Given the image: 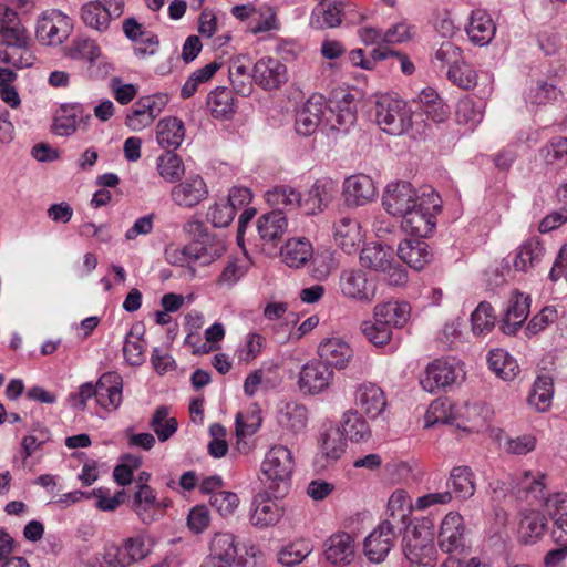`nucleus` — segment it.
I'll list each match as a JSON object with an SVG mask.
<instances>
[{
	"label": "nucleus",
	"instance_id": "43",
	"mask_svg": "<svg viewBox=\"0 0 567 567\" xmlns=\"http://www.w3.org/2000/svg\"><path fill=\"white\" fill-rule=\"evenodd\" d=\"M341 425V432L352 442L367 441L371 436V430L368 422L358 411H347L342 416Z\"/></svg>",
	"mask_w": 567,
	"mask_h": 567
},
{
	"label": "nucleus",
	"instance_id": "35",
	"mask_svg": "<svg viewBox=\"0 0 567 567\" xmlns=\"http://www.w3.org/2000/svg\"><path fill=\"white\" fill-rule=\"evenodd\" d=\"M544 256V247L537 237L525 240L517 249L513 266L516 271L527 272L536 267Z\"/></svg>",
	"mask_w": 567,
	"mask_h": 567
},
{
	"label": "nucleus",
	"instance_id": "5",
	"mask_svg": "<svg viewBox=\"0 0 567 567\" xmlns=\"http://www.w3.org/2000/svg\"><path fill=\"white\" fill-rule=\"evenodd\" d=\"M375 123L386 134L400 136L412 127L413 111L406 102L392 95H382L375 102Z\"/></svg>",
	"mask_w": 567,
	"mask_h": 567
},
{
	"label": "nucleus",
	"instance_id": "19",
	"mask_svg": "<svg viewBox=\"0 0 567 567\" xmlns=\"http://www.w3.org/2000/svg\"><path fill=\"white\" fill-rule=\"evenodd\" d=\"M398 528L390 523H381L364 540V554L370 561L381 563L390 553Z\"/></svg>",
	"mask_w": 567,
	"mask_h": 567
},
{
	"label": "nucleus",
	"instance_id": "1",
	"mask_svg": "<svg viewBox=\"0 0 567 567\" xmlns=\"http://www.w3.org/2000/svg\"><path fill=\"white\" fill-rule=\"evenodd\" d=\"M295 470L292 452L285 445H272L261 463L262 482L275 498L288 493Z\"/></svg>",
	"mask_w": 567,
	"mask_h": 567
},
{
	"label": "nucleus",
	"instance_id": "54",
	"mask_svg": "<svg viewBox=\"0 0 567 567\" xmlns=\"http://www.w3.org/2000/svg\"><path fill=\"white\" fill-rule=\"evenodd\" d=\"M496 316L488 302H481L471 316L472 329L475 334L489 332L495 326Z\"/></svg>",
	"mask_w": 567,
	"mask_h": 567
},
{
	"label": "nucleus",
	"instance_id": "46",
	"mask_svg": "<svg viewBox=\"0 0 567 567\" xmlns=\"http://www.w3.org/2000/svg\"><path fill=\"white\" fill-rule=\"evenodd\" d=\"M408 497L402 491L394 492L388 501L389 518L383 523H390L391 526L401 532L408 527V516L410 514V506L406 505Z\"/></svg>",
	"mask_w": 567,
	"mask_h": 567
},
{
	"label": "nucleus",
	"instance_id": "6",
	"mask_svg": "<svg viewBox=\"0 0 567 567\" xmlns=\"http://www.w3.org/2000/svg\"><path fill=\"white\" fill-rule=\"evenodd\" d=\"M440 210V196L434 190L423 192L415 207L402 216L401 227L408 234L425 238L435 228V215Z\"/></svg>",
	"mask_w": 567,
	"mask_h": 567
},
{
	"label": "nucleus",
	"instance_id": "51",
	"mask_svg": "<svg viewBox=\"0 0 567 567\" xmlns=\"http://www.w3.org/2000/svg\"><path fill=\"white\" fill-rule=\"evenodd\" d=\"M361 332L375 347L389 344L393 338V332L388 326L373 315L372 320H364L361 323Z\"/></svg>",
	"mask_w": 567,
	"mask_h": 567
},
{
	"label": "nucleus",
	"instance_id": "39",
	"mask_svg": "<svg viewBox=\"0 0 567 567\" xmlns=\"http://www.w3.org/2000/svg\"><path fill=\"white\" fill-rule=\"evenodd\" d=\"M393 250L380 244H368L360 252V262L363 267L382 272L389 268L393 259Z\"/></svg>",
	"mask_w": 567,
	"mask_h": 567
},
{
	"label": "nucleus",
	"instance_id": "33",
	"mask_svg": "<svg viewBox=\"0 0 567 567\" xmlns=\"http://www.w3.org/2000/svg\"><path fill=\"white\" fill-rule=\"evenodd\" d=\"M411 307L408 302L388 301L378 303L373 309V315L388 328L401 329L410 318Z\"/></svg>",
	"mask_w": 567,
	"mask_h": 567
},
{
	"label": "nucleus",
	"instance_id": "61",
	"mask_svg": "<svg viewBox=\"0 0 567 567\" xmlns=\"http://www.w3.org/2000/svg\"><path fill=\"white\" fill-rule=\"evenodd\" d=\"M560 93V90L553 83L537 82L536 86L530 90L528 99L533 104L545 105L556 101Z\"/></svg>",
	"mask_w": 567,
	"mask_h": 567
},
{
	"label": "nucleus",
	"instance_id": "64",
	"mask_svg": "<svg viewBox=\"0 0 567 567\" xmlns=\"http://www.w3.org/2000/svg\"><path fill=\"white\" fill-rule=\"evenodd\" d=\"M544 159L553 164L557 161L567 158V137H553L542 150Z\"/></svg>",
	"mask_w": 567,
	"mask_h": 567
},
{
	"label": "nucleus",
	"instance_id": "57",
	"mask_svg": "<svg viewBox=\"0 0 567 567\" xmlns=\"http://www.w3.org/2000/svg\"><path fill=\"white\" fill-rule=\"evenodd\" d=\"M250 261L247 258L230 260L221 271L218 282L227 286H234L243 278L248 269Z\"/></svg>",
	"mask_w": 567,
	"mask_h": 567
},
{
	"label": "nucleus",
	"instance_id": "28",
	"mask_svg": "<svg viewBox=\"0 0 567 567\" xmlns=\"http://www.w3.org/2000/svg\"><path fill=\"white\" fill-rule=\"evenodd\" d=\"M399 258L409 267L421 270L432 259L429 244L421 238L404 239L398 247Z\"/></svg>",
	"mask_w": 567,
	"mask_h": 567
},
{
	"label": "nucleus",
	"instance_id": "58",
	"mask_svg": "<svg viewBox=\"0 0 567 567\" xmlns=\"http://www.w3.org/2000/svg\"><path fill=\"white\" fill-rule=\"evenodd\" d=\"M236 434L245 437L255 434L261 425V416L258 411L247 413L238 412L235 419Z\"/></svg>",
	"mask_w": 567,
	"mask_h": 567
},
{
	"label": "nucleus",
	"instance_id": "13",
	"mask_svg": "<svg viewBox=\"0 0 567 567\" xmlns=\"http://www.w3.org/2000/svg\"><path fill=\"white\" fill-rule=\"evenodd\" d=\"M208 187L200 175H190L171 189V199L183 208H194L208 197Z\"/></svg>",
	"mask_w": 567,
	"mask_h": 567
},
{
	"label": "nucleus",
	"instance_id": "31",
	"mask_svg": "<svg viewBox=\"0 0 567 567\" xmlns=\"http://www.w3.org/2000/svg\"><path fill=\"white\" fill-rule=\"evenodd\" d=\"M530 299L520 292H516L506 310L501 329L505 334H514L529 315Z\"/></svg>",
	"mask_w": 567,
	"mask_h": 567
},
{
	"label": "nucleus",
	"instance_id": "47",
	"mask_svg": "<svg viewBox=\"0 0 567 567\" xmlns=\"http://www.w3.org/2000/svg\"><path fill=\"white\" fill-rule=\"evenodd\" d=\"M449 484L452 485L457 498L467 499L475 493L474 474L468 466L452 468Z\"/></svg>",
	"mask_w": 567,
	"mask_h": 567
},
{
	"label": "nucleus",
	"instance_id": "63",
	"mask_svg": "<svg viewBox=\"0 0 567 567\" xmlns=\"http://www.w3.org/2000/svg\"><path fill=\"white\" fill-rule=\"evenodd\" d=\"M505 451L513 455H526L535 450L536 437L532 434L507 437L504 443Z\"/></svg>",
	"mask_w": 567,
	"mask_h": 567
},
{
	"label": "nucleus",
	"instance_id": "55",
	"mask_svg": "<svg viewBox=\"0 0 567 567\" xmlns=\"http://www.w3.org/2000/svg\"><path fill=\"white\" fill-rule=\"evenodd\" d=\"M307 409L302 404L288 403L281 412L280 423L293 432H300L307 426Z\"/></svg>",
	"mask_w": 567,
	"mask_h": 567
},
{
	"label": "nucleus",
	"instance_id": "34",
	"mask_svg": "<svg viewBox=\"0 0 567 567\" xmlns=\"http://www.w3.org/2000/svg\"><path fill=\"white\" fill-rule=\"evenodd\" d=\"M331 128L347 133L357 122L354 96L350 93H344L340 100L336 101L334 106L331 107Z\"/></svg>",
	"mask_w": 567,
	"mask_h": 567
},
{
	"label": "nucleus",
	"instance_id": "41",
	"mask_svg": "<svg viewBox=\"0 0 567 567\" xmlns=\"http://www.w3.org/2000/svg\"><path fill=\"white\" fill-rule=\"evenodd\" d=\"M489 369L505 381L513 380L519 372L517 361L505 350H491L487 357Z\"/></svg>",
	"mask_w": 567,
	"mask_h": 567
},
{
	"label": "nucleus",
	"instance_id": "40",
	"mask_svg": "<svg viewBox=\"0 0 567 567\" xmlns=\"http://www.w3.org/2000/svg\"><path fill=\"white\" fill-rule=\"evenodd\" d=\"M547 518L539 512L525 514L519 523V540L525 545L535 544L545 534Z\"/></svg>",
	"mask_w": 567,
	"mask_h": 567
},
{
	"label": "nucleus",
	"instance_id": "36",
	"mask_svg": "<svg viewBox=\"0 0 567 567\" xmlns=\"http://www.w3.org/2000/svg\"><path fill=\"white\" fill-rule=\"evenodd\" d=\"M346 439L339 427H329L319 440L318 457L324 458L327 463L339 460L346 451Z\"/></svg>",
	"mask_w": 567,
	"mask_h": 567
},
{
	"label": "nucleus",
	"instance_id": "60",
	"mask_svg": "<svg viewBox=\"0 0 567 567\" xmlns=\"http://www.w3.org/2000/svg\"><path fill=\"white\" fill-rule=\"evenodd\" d=\"M236 212L226 202L216 203L208 208L207 220L213 224L214 227L223 228L227 227L234 219Z\"/></svg>",
	"mask_w": 567,
	"mask_h": 567
},
{
	"label": "nucleus",
	"instance_id": "15",
	"mask_svg": "<svg viewBox=\"0 0 567 567\" xmlns=\"http://www.w3.org/2000/svg\"><path fill=\"white\" fill-rule=\"evenodd\" d=\"M338 193V183L330 177L318 178L302 196V210L306 215L323 212Z\"/></svg>",
	"mask_w": 567,
	"mask_h": 567
},
{
	"label": "nucleus",
	"instance_id": "59",
	"mask_svg": "<svg viewBox=\"0 0 567 567\" xmlns=\"http://www.w3.org/2000/svg\"><path fill=\"white\" fill-rule=\"evenodd\" d=\"M456 115L460 122L475 125L483 118V103L473 100H462L457 104Z\"/></svg>",
	"mask_w": 567,
	"mask_h": 567
},
{
	"label": "nucleus",
	"instance_id": "25",
	"mask_svg": "<svg viewBox=\"0 0 567 567\" xmlns=\"http://www.w3.org/2000/svg\"><path fill=\"white\" fill-rule=\"evenodd\" d=\"M357 406L370 419L378 417L386 406L384 392L374 383H363L355 391Z\"/></svg>",
	"mask_w": 567,
	"mask_h": 567
},
{
	"label": "nucleus",
	"instance_id": "11",
	"mask_svg": "<svg viewBox=\"0 0 567 567\" xmlns=\"http://www.w3.org/2000/svg\"><path fill=\"white\" fill-rule=\"evenodd\" d=\"M439 546L450 555L465 551V525L463 517L456 512H450L442 520L439 533Z\"/></svg>",
	"mask_w": 567,
	"mask_h": 567
},
{
	"label": "nucleus",
	"instance_id": "17",
	"mask_svg": "<svg viewBox=\"0 0 567 567\" xmlns=\"http://www.w3.org/2000/svg\"><path fill=\"white\" fill-rule=\"evenodd\" d=\"M341 293L352 300L371 302L375 296V289L368 282L364 271L360 269H347L340 275Z\"/></svg>",
	"mask_w": 567,
	"mask_h": 567
},
{
	"label": "nucleus",
	"instance_id": "14",
	"mask_svg": "<svg viewBox=\"0 0 567 567\" xmlns=\"http://www.w3.org/2000/svg\"><path fill=\"white\" fill-rule=\"evenodd\" d=\"M252 79L262 90H277L288 81L287 68L278 59L261 58L252 66Z\"/></svg>",
	"mask_w": 567,
	"mask_h": 567
},
{
	"label": "nucleus",
	"instance_id": "48",
	"mask_svg": "<svg viewBox=\"0 0 567 567\" xmlns=\"http://www.w3.org/2000/svg\"><path fill=\"white\" fill-rule=\"evenodd\" d=\"M157 171L162 178L168 183H177L181 181L185 173V166L182 157L167 151L157 158Z\"/></svg>",
	"mask_w": 567,
	"mask_h": 567
},
{
	"label": "nucleus",
	"instance_id": "21",
	"mask_svg": "<svg viewBox=\"0 0 567 567\" xmlns=\"http://www.w3.org/2000/svg\"><path fill=\"white\" fill-rule=\"evenodd\" d=\"M287 217L279 209L262 214L257 219V231L264 247H277L287 231Z\"/></svg>",
	"mask_w": 567,
	"mask_h": 567
},
{
	"label": "nucleus",
	"instance_id": "4",
	"mask_svg": "<svg viewBox=\"0 0 567 567\" xmlns=\"http://www.w3.org/2000/svg\"><path fill=\"white\" fill-rule=\"evenodd\" d=\"M545 477L544 474L532 476L530 472H525L517 484L518 497H524L530 504L540 503L551 519L567 515V493L556 492L547 495Z\"/></svg>",
	"mask_w": 567,
	"mask_h": 567
},
{
	"label": "nucleus",
	"instance_id": "37",
	"mask_svg": "<svg viewBox=\"0 0 567 567\" xmlns=\"http://www.w3.org/2000/svg\"><path fill=\"white\" fill-rule=\"evenodd\" d=\"M233 90L217 86L207 95L206 104L215 118H229L236 112Z\"/></svg>",
	"mask_w": 567,
	"mask_h": 567
},
{
	"label": "nucleus",
	"instance_id": "22",
	"mask_svg": "<svg viewBox=\"0 0 567 567\" xmlns=\"http://www.w3.org/2000/svg\"><path fill=\"white\" fill-rule=\"evenodd\" d=\"M123 379L117 372H106L95 384V400L105 410H117L122 403Z\"/></svg>",
	"mask_w": 567,
	"mask_h": 567
},
{
	"label": "nucleus",
	"instance_id": "42",
	"mask_svg": "<svg viewBox=\"0 0 567 567\" xmlns=\"http://www.w3.org/2000/svg\"><path fill=\"white\" fill-rule=\"evenodd\" d=\"M207 558L220 560L234 565L238 555L235 536L230 533H217L213 537Z\"/></svg>",
	"mask_w": 567,
	"mask_h": 567
},
{
	"label": "nucleus",
	"instance_id": "7",
	"mask_svg": "<svg viewBox=\"0 0 567 567\" xmlns=\"http://www.w3.org/2000/svg\"><path fill=\"white\" fill-rule=\"evenodd\" d=\"M0 34L3 43L12 50L3 53L1 59L4 63L16 68H29L33 64L34 56L30 51V37L20 22L0 27Z\"/></svg>",
	"mask_w": 567,
	"mask_h": 567
},
{
	"label": "nucleus",
	"instance_id": "3",
	"mask_svg": "<svg viewBox=\"0 0 567 567\" xmlns=\"http://www.w3.org/2000/svg\"><path fill=\"white\" fill-rule=\"evenodd\" d=\"M184 233L190 238L187 251L190 260L200 265H209L226 251L224 241L208 231L203 221L189 219L183 226Z\"/></svg>",
	"mask_w": 567,
	"mask_h": 567
},
{
	"label": "nucleus",
	"instance_id": "12",
	"mask_svg": "<svg viewBox=\"0 0 567 567\" xmlns=\"http://www.w3.org/2000/svg\"><path fill=\"white\" fill-rule=\"evenodd\" d=\"M333 371L320 361H309L300 372L298 388L303 394L316 395L327 390L332 381Z\"/></svg>",
	"mask_w": 567,
	"mask_h": 567
},
{
	"label": "nucleus",
	"instance_id": "49",
	"mask_svg": "<svg viewBox=\"0 0 567 567\" xmlns=\"http://www.w3.org/2000/svg\"><path fill=\"white\" fill-rule=\"evenodd\" d=\"M284 515V509L274 501L258 503L250 515L254 526L265 528L276 525Z\"/></svg>",
	"mask_w": 567,
	"mask_h": 567
},
{
	"label": "nucleus",
	"instance_id": "56",
	"mask_svg": "<svg viewBox=\"0 0 567 567\" xmlns=\"http://www.w3.org/2000/svg\"><path fill=\"white\" fill-rule=\"evenodd\" d=\"M447 79L464 90L473 89L477 83L475 70L463 60L447 70Z\"/></svg>",
	"mask_w": 567,
	"mask_h": 567
},
{
	"label": "nucleus",
	"instance_id": "16",
	"mask_svg": "<svg viewBox=\"0 0 567 567\" xmlns=\"http://www.w3.org/2000/svg\"><path fill=\"white\" fill-rule=\"evenodd\" d=\"M131 508L145 525H150L163 516V504L157 499L155 491L147 484H137V489L131 501Z\"/></svg>",
	"mask_w": 567,
	"mask_h": 567
},
{
	"label": "nucleus",
	"instance_id": "32",
	"mask_svg": "<svg viewBox=\"0 0 567 567\" xmlns=\"http://www.w3.org/2000/svg\"><path fill=\"white\" fill-rule=\"evenodd\" d=\"M320 362L328 364L329 368L336 367L342 369L352 355L350 346L339 338H330L322 341L318 347Z\"/></svg>",
	"mask_w": 567,
	"mask_h": 567
},
{
	"label": "nucleus",
	"instance_id": "24",
	"mask_svg": "<svg viewBox=\"0 0 567 567\" xmlns=\"http://www.w3.org/2000/svg\"><path fill=\"white\" fill-rule=\"evenodd\" d=\"M344 9L346 3L341 0L320 3L312 10L309 24L315 30L338 28L346 17Z\"/></svg>",
	"mask_w": 567,
	"mask_h": 567
},
{
	"label": "nucleus",
	"instance_id": "18",
	"mask_svg": "<svg viewBox=\"0 0 567 567\" xmlns=\"http://www.w3.org/2000/svg\"><path fill=\"white\" fill-rule=\"evenodd\" d=\"M342 194L348 207H359L372 202L377 189L370 176L357 174L344 179Z\"/></svg>",
	"mask_w": 567,
	"mask_h": 567
},
{
	"label": "nucleus",
	"instance_id": "2",
	"mask_svg": "<svg viewBox=\"0 0 567 567\" xmlns=\"http://www.w3.org/2000/svg\"><path fill=\"white\" fill-rule=\"evenodd\" d=\"M403 553L410 567H434L436 550L434 547L433 524L429 519L405 527Z\"/></svg>",
	"mask_w": 567,
	"mask_h": 567
},
{
	"label": "nucleus",
	"instance_id": "38",
	"mask_svg": "<svg viewBox=\"0 0 567 567\" xmlns=\"http://www.w3.org/2000/svg\"><path fill=\"white\" fill-rule=\"evenodd\" d=\"M313 255V249L309 240L305 238L289 239L281 248L282 261L290 268H300L305 266Z\"/></svg>",
	"mask_w": 567,
	"mask_h": 567
},
{
	"label": "nucleus",
	"instance_id": "53",
	"mask_svg": "<svg viewBox=\"0 0 567 567\" xmlns=\"http://www.w3.org/2000/svg\"><path fill=\"white\" fill-rule=\"evenodd\" d=\"M553 398V382L549 378H538L533 386V391L528 396L530 405L537 411H546Z\"/></svg>",
	"mask_w": 567,
	"mask_h": 567
},
{
	"label": "nucleus",
	"instance_id": "44",
	"mask_svg": "<svg viewBox=\"0 0 567 567\" xmlns=\"http://www.w3.org/2000/svg\"><path fill=\"white\" fill-rule=\"evenodd\" d=\"M150 553L145 540L142 537H132L124 542L117 549L115 567H126L130 564L144 559Z\"/></svg>",
	"mask_w": 567,
	"mask_h": 567
},
{
	"label": "nucleus",
	"instance_id": "29",
	"mask_svg": "<svg viewBox=\"0 0 567 567\" xmlns=\"http://www.w3.org/2000/svg\"><path fill=\"white\" fill-rule=\"evenodd\" d=\"M334 240L346 254L357 252L362 241L360 224L353 218H341L334 225Z\"/></svg>",
	"mask_w": 567,
	"mask_h": 567
},
{
	"label": "nucleus",
	"instance_id": "10",
	"mask_svg": "<svg viewBox=\"0 0 567 567\" xmlns=\"http://www.w3.org/2000/svg\"><path fill=\"white\" fill-rule=\"evenodd\" d=\"M421 195L409 182L391 183L386 186L382 197L385 210L398 217H402L419 203Z\"/></svg>",
	"mask_w": 567,
	"mask_h": 567
},
{
	"label": "nucleus",
	"instance_id": "8",
	"mask_svg": "<svg viewBox=\"0 0 567 567\" xmlns=\"http://www.w3.org/2000/svg\"><path fill=\"white\" fill-rule=\"evenodd\" d=\"M464 370L458 362L434 360L429 363L420 379L421 386L429 393L446 390L464 378Z\"/></svg>",
	"mask_w": 567,
	"mask_h": 567
},
{
	"label": "nucleus",
	"instance_id": "27",
	"mask_svg": "<svg viewBox=\"0 0 567 567\" xmlns=\"http://www.w3.org/2000/svg\"><path fill=\"white\" fill-rule=\"evenodd\" d=\"M465 30L472 43L484 47L493 40L496 25L485 10L477 9L472 11Z\"/></svg>",
	"mask_w": 567,
	"mask_h": 567
},
{
	"label": "nucleus",
	"instance_id": "50",
	"mask_svg": "<svg viewBox=\"0 0 567 567\" xmlns=\"http://www.w3.org/2000/svg\"><path fill=\"white\" fill-rule=\"evenodd\" d=\"M81 19L83 23L99 32H104L109 29L111 19L105 13L103 6L97 0L84 3L81 8Z\"/></svg>",
	"mask_w": 567,
	"mask_h": 567
},
{
	"label": "nucleus",
	"instance_id": "23",
	"mask_svg": "<svg viewBox=\"0 0 567 567\" xmlns=\"http://www.w3.org/2000/svg\"><path fill=\"white\" fill-rule=\"evenodd\" d=\"M251 59L247 54H239L229 61V80L233 91L244 97L249 96L254 91L255 80L252 79Z\"/></svg>",
	"mask_w": 567,
	"mask_h": 567
},
{
	"label": "nucleus",
	"instance_id": "30",
	"mask_svg": "<svg viewBox=\"0 0 567 567\" xmlns=\"http://www.w3.org/2000/svg\"><path fill=\"white\" fill-rule=\"evenodd\" d=\"M185 137V126L175 116L164 117L156 125V140L161 147L167 151L177 150Z\"/></svg>",
	"mask_w": 567,
	"mask_h": 567
},
{
	"label": "nucleus",
	"instance_id": "26",
	"mask_svg": "<svg viewBox=\"0 0 567 567\" xmlns=\"http://www.w3.org/2000/svg\"><path fill=\"white\" fill-rule=\"evenodd\" d=\"M354 553V540L348 533L333 534L324 543V556L333 565H349Z\"/></svg>",
	"mask_w": 567,
	"mask_h": 567
},
{
	"label": "nucleus",
	"instance_id": "9",
	"mask_svg": "<svg viewBox=\"0 0 567 567\" xmlns=\"http://www.w3.org/2000/svg\"><path fill=\"white\" fill-rule=\"evenodd\" d=\"M71 31L70 18L59 10H50L43 12L39 18L35 34L42 43L58 45L69 38Z\"/></svg>",
	"mask_w": 567,
	"mask_h": 567
},
{
	"label": "nucleus",
	"instance_id": "62",
	"mask_svg": "<svg viewBox=\"0 0 567 567\" xmlns=\"http://www.w3.org/2000/svg\"><path fill=\"white\" fill-rule=\"evenodd\" d=\"M209 503L220 515L226 516L237 508L239 498L233 492L218 491L210 496Z\"/></svg>",
	"mask_w": 567,
	"mask_h": 567
},
{
	"label": "nucleus",
	"instance_id": "45",
	"mask_svg": "<svg viewBox=\"0 0 567 567\" xmlns=\"http://www.w3.org/2000/svg\"><path fill=\"white\" fill-rule=\"evenodd\" d=\"M267 202L276 207V209L291 210L296 208L302 209V196L296 189L289 186H278L266 193Z\"/></svg>",
	"mask_w": 567,
	"mask_h": 567
},
{
	"label": "nucleus",
	"instance_id": "52",
	"mask_svg": "<svg viewBox=\"0 0 567 567\" xmlns=\"http://www.w3.org/2000/svg\"><path fill=\"white\" fill-rule=\"evenodd\" d=\"M150 426L158 440L165 442L177 431V421L175 417H168V408L162 405L155 410Z\"/></svg>",
	"mask_w": 567,
	"mask_h": 567
},
{
	"label": "nucleus",
	"instance_id": "20",
	"mask_svg": "<svg viewBox=\"0 0 567 567\" xmlns=\"http://www.w3.org/2000/svg\"><path fill=\"white\" fill-rule=\"evenodd\" d=\"M324 107L326 101L323 95L312 94L296 115V132L301 136L312 135L321 123Z\"/></svg>",
	"mask_w": 567,
	"mask_h": 567
}]
</instances>
